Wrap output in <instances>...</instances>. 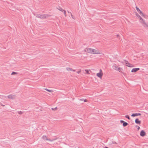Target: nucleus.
<instances>
[{
  "label": "nucleus",
  "mask_w": 148,
  "mask_h": 148,
  "mask_svg": "<svg viewBox=\"0 0 148 148\" xmlns=\"http://www.w3.org/2000/svg\"><path fill=\"white\" fill-rule=\"evenodd\" d=\"M84 52L90 54H100L104 55V54L97 49H95L89 47L85 48L84 50Z\"/></svg>",
  "instance_id": "nucleus-1"
},
{
  "label": "nucleus",
  "mask_w": 148,
  "mask_h": 148,
  "mask_svg": "<svg viewBox=\"0 0 148 148\" xmlns=\"http://www.w3.org/2000/svg\"><path fill=\"white\" fill-rule=\"evenodd\" d=\"M136 10L138 13H136V15L137 18L139 20V21L144 25H146V23L145 21L141 17V16L144 17V14H143L142 12L137 7H136Z\"/></svg>",
  "instance_id": "nucleus-2"
},
{
  "label": "nucleus",
  "mask_w": 148,
  "mask_h": 148,
  "mask_svg": "<svg viewBox=\"0 0 148 148\" xmlns=\"http://www.w3.org/2000/svg\"><path fill=\"white\" fill-rule=\"evenodd\" d=\"M103 75V73L102 70L100 69L99 72L96 74L97 76L100 79H102V77Z\"/></svg>",
  "instance_id": "nucleus-3"
},
{
  "label": "nucleus",
  "mask_w": 148,
  "mask_h": 148,
  "mask_svg": "<svg viewBox=\"0 0 148 148\" xmlns=\"http://www.w3.org/2000/svg\"><path fill=\"white\" fill-rule=\"evenodd\" d=\"M125 64L126 66L130 67H134V66L133 64H130L126 61L125 62Z\"/></svg>",
  "instance_id": "nucleus-4"
},
{
  "label": "nucleus",
  "mask_w": 148,
  "mask_h": 148,
  "mask_svg": "<svg viewBox=\"0 0 148 148\" xmlns=\"http://www.w3.org/2000/svg\"><path fill=\"white\" fill-rule=\"evenodd\" d=\"M114 68L117 71L120 72H121V71L122 70V68H121L120 67L116 66H113Z\"/></svg>",
  "instance_id": "nucleus-5"
},
{
  "label": "nucleus",
  "mask_w": 148,
  "mask_h": 148,
  "mask_svg": "<svg viewBox=\"0 0 148 148\" xmlns=\"http://www.w3.org/2000/svg\"><path fill=\"white\" fill-rule=\"evenodd\" d=\"M42 138L44 140L49 141H51V140L45 135H43L42 137Z\"/></svg>",
  "instance_id": "nucleus-6"
},
{
  "label": "nucleus",
  "mask_w": 148,
  "mask_h": 148,
  "mask_svg": "<svg viewBox=\"0 0 148 148\" xmlns=\"http://www.w3.org/2000/svg\"><path fill=\"white\" fill-rule=\"evenodd\" d=\"M66 71H73V72H75V70L73 69L72 68H71V67H66Z\"/></svg>",
  "instance_id": "nucleus-7"
},
{
  "label": "nucleus",
  "mask_w": 148,
  "mask_h": 148,
  "mask_svg": "<svg viewBox=\"0 0 148 148\" xmlns=\"http://www.w3.org/2000/svg\"><path fill=\"white\" fill-rule=\"evenodd\" d=\"M120 122L121 123H123V125L124 127H125L127 126L128 124L127 123L124 122L123 120H121L120 121Z\"/></svg>",
  "instance_id": "nucleus-8"
},
{
  "label": "nucleus",
  "mask_w": 148,
  "mask_h": 148,
  "mask_svg": "<svg viewBox=\"0 0 148 148\" xmlns=\"http://www.w3.org/2000/svg\"><path fill=\"white\" fill-rule=\"evenodd\" d=\"M58 10L61 11L62 12H63L65 16H66V12L65 10H63L61 8H60L59 9H58Z\"/></svg>",
  "instance_id": "nucleus-9"
},
{
  "label": "nucleus",
  "mask_w": 148,
  "mask_h": 148,
  "mask_svg": "<svg viewBox=\"0 0 148 148\" xmlns=\"http://www.w3.org/2000/svg\"><path fill=\"white\" fill-rule=\"evenodd\" d=\"M139 70L140 69L139 68H134L132 70L131 72L132 73H135L136 72Z\"/></svg>",
  "instance_id": "nucleus-10"
},
{
  "label": "nucleus",
  "mask_w": 148,
  "mask_h": 148,
  "mask_svg": "<svg viewBox=\"0 0 148 148\" xmlns=\"http://www.w3.org/2000/svg\"><path fill=\"white\" fill-rule=\"evenodd\" d=\"M146 134V133L144 130H142L140 132V135L142 136H144Z\"/></svg>",
  "instance_id": "nucleus-11"
},
{
  "label": "nucleus",
  "mask_w": 148,
  "mask_h": 148,
  "mask_svg": "<svg viewBox=\"0 0 148 148\" xmlns=\"http://www.w3.org/2000/svg\"><path fill=\"white\" fill-rule=\"evenodd\" d=\"M141 114L140 113H135L131 115V116L132 117H134L136 116H140Z\"/></svg>",
  "instance_id": "nucleus-12"
},
{
  "label": "nucleus",
  "mask_w": 148,
  "mask_h": 148,
  "mask_svg": "<svg viewBox=\"0 0 148 148\" xmlns=\"http://www.w3.org/2000/svg\"><path fill=\"white\" fill-rule=\"evenodd\" d=\"M8 98L11 99H13L14 98V96L12 95H10L8 96Z\"/></svg>",
  "instance_id": "nucleus-13"
},
{
  "label": "nucleus",
  "mask_w": 148,
  "mask_h": 148,
  "mask_svg": "<svg viewBox=\"0 0 148 148\" xmlns=\"http://www.w3.org/2000/svg\"><path fill=\"white\" fill-rule=\"evenodd\" d=\"M135 122L136 124H140L141 123V121H140L138 119H136L135 120Z\"/></svg>",
  "instance_id": "nucleus-14"
},
{
  "label": "nucleus",
  "mask_w": 148,
  "mask_h": 148,
  "mask_svg": "<svg viewBox=\"0 0 148 148\" xmlns=\"http://www.w3.org/2000/svg\"><path fill=\"white\" fill-rule=\"evenodd\" d=\"M48 16V15H47L44 14V15H42L41 16V18H46Z\"/></svg>",
  "instance_id": "nucleus-15"
},
{
  "label": "nucleus",
  "mask_w": 148,
  "mask_h": 148,
  "mask_svg": "<svg viewBox=\"0 0 148 148\" xmlns=\"http://www.w3.org/2000/svg\"><path fill=\"white\" fill-rule=\"evenodd\" d=\"M45 90H46L47 91H48L50 92H53V90H49V89H48L47 88H45Z\"/></svg>",
  "instance_id": "nucleus-16"
},
{
  "label": "nucleus",
  "mask_w": 148,
  "mask_h": 148,
  "mask_svg": "<svg viewBox=\"0 0 148 148\" xmlns=\"http://www.w3.org/2000/svg\"><path fill=\"white\" fill-rule=\"evenodd\" d=\"M17 74V73L14 72H13L11 74L12 75H15Z\"/></svg>",
  "instance_id": "nucleus-17"
},
{
  "label": "nucleus",
  "mask_w": 148,
  "mask_h": 148,
  "mask_svg": "<svg viewBox=\"0 0 148 148\" xmlns=\"http://www.w3.org/2000/svg\"><path fill=\"white\" fill-rule=\"evenodd\" d=\"M85 71L86 74H90V73L89 72V71L88 70L86 69L85 70Z\"/></svg>",
  "instance_id": "nucleus-18"
},
{
  "label": "nucleus",
  "mask_w": 148,
  "mask_h": 148,
  "mask_svg": "<svg viewBox=\"0 0 148 148\" xmlns=\"http://www.w3.org/2000/svg\"><path fill=\"white\" fill-rule=\"evenodd\" d=\"M125 117L127 118L129 120L130 119V118L129 117V115H125Z\"/></svg>",
  "instance_id": "nucleus-19"
},
{
  "label": "nucleus",
  "mask_w": 148,
  "mask_h": 148,
  "mask_svg": "<svg viewBox=\"0 0 148 148\" xmlns=\"http://www.w3.org/2000/svg\"><path fill=\"white\" fill-rule=\"evenodd\" d=\"M23 112L21 111L18 112V114H23Z\"/></svg>",
  "instance_id": "nucleus-20"
},
{
  "label": "nucleus",
  "mask_w": 148,
  "mask_h": 148,
  "mask_svg": "<svg viewBox=\"0 0 148 148\" xmlns=\"http://www.w3.org/2000/svg\"><path fill=\"white\" fill-rule=\"evenodd\" d=\"M84 102H87L88 101V100L87 99H85L84 100Z\"/></svg>",
  "instance_id": "nucleus-21"
},
{
  "label": "nucleus",
  "mask_w": 148,
  "mask_h": 148,
  "mask_svg": "<svg viewBox=\"0 0 148 148\" xmlns=\"http://www.w3.org/2000/svg\"><path fill=\"white\" fill-rule=\"evenodd\" d=\"M140 129V127L139 126H138V130H139Z\"/></svg>",
  "instance_id": "nucleus-22"
},
{
  "label": "nucleus",
  "mask_w": 148,
  "mask_h": 148,
  "mask_svg": "<svg viewBox=\"0 0 148 148\" xmlns=\"http://www.w3.org/2000/svg\"><path fill=\"white\" fill-rule=\"evenodd\" d=\"M104 148H108L107 147H104Z\"/></svg>",
  "instance_id": "nucleus-23"
},
{
  "label": "nucleus",
  "mask_w": 148,
  "mask_h": 148,
  "mask_svg": "<svg viewBox=\"0 0 148 148\" xmlns=\"http://www.w3.org/2000/svg\"><path fill=\"white\" fill-rule=\"evenodd\" d=\"M79 72H80V71H79V72H78V73H79Z\"/></svg>",
  "instance_id": "nucleus-24"
},
{
  "label": "nucleus",
  "mask_w": 148,
  "mask_h": 148,
  "mask_svg": "<svg viewBox=\"0 0 148 148\" xmlns=\"http://www.w3.org/2000/svg\"><path fill=\"white\" fill-rule=\"evenodd\" d=\"M79 72H80V71H79V72H78V73H79Z\"/></svg>",
  "instance_id": "nucleus-25"
},
{
  "label": "nucleus",
  "mask_w": 148,
  "mask_h": 148,
  "mask_svg": "<svg viewBox=\"0 0 148 148\" xmlns=\"http://www.w3.org/2000/svg\"><path fill=\"white\" fill-rule=\"evenodd\" d=\"M79 72H80V71H79V72H78V73H79Z\"/></svg>",
  "instance_id": "nucleus-26"
}]
</instances>
